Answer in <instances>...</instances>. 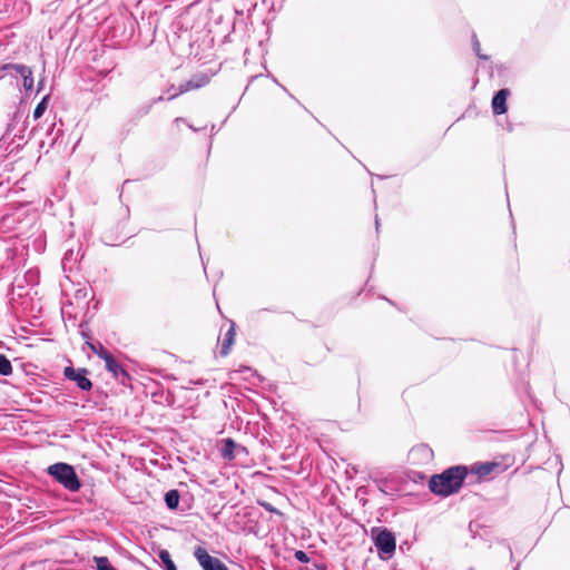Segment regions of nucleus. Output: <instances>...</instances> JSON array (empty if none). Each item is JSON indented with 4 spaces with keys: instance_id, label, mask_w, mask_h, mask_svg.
<instances>
[{
    "instance_id": "nucleus-1",
    "label": "nucleus",
    "mask_w": 570,
    "mask_h": 570,
    "mask_svg": "<svg viewBox=\"0 0 570 570\" xmlns=\"http://www.w3.org/2000/svg\"><path fill=\"white\" fill-rule=\"evenodd\" d=\"M469 470L464 465H455L444 470L440 474L431 476L429 489L440 497H449L460 491Z\"/></svg>"
},
{
    "instance_id": "nucleus-2",
    "label": "nucleus",
    "mask_w": 570,
    "mask_h": 570,
    "mask_svg": "<svg viewBox=\"0 0 570 570\" xmlns=\"http://www.w3.org/2000/svg\"><path fill=\"white\" fill-rule=\"evenodd\" d=\"M48 473L69 491L76 492L81 487L75 469L67 463H56L50 465L48 468Z\"/></svg>"
},
{
    "instance_id": "nucleus-3",
    "label": "nucleus",
    "mask_w": 570,
    "mask_h": 570,
    "mask_svg": "<svg viewBox=\"0 0 570 570\" xmlns=\"http://www.w3.org/2000/svg\"><path fill=\"white\" fill-rule=\"evenodd\" d=\"M372 539L381 559L386 560L394 554L396 541L391 531L385 528H373Z\"/></svg>"
},
{
    "instance_id": "nucleus-4",
    "label": "nucleus",
    "mask_w": 570,
    "mask_h": 570,
    "mask_svg": "<svg viewBox=\"0 0 570 570\" xmlns=\"http://www.w3.org/2000/svg\"><path fill=\"white\" fill-rule=\"evenodd\" d=\"M514 463L513 456L507 455L502 461L476 462L471 465L470 472L483 479L492 473H502Z\"/></svg>"
},
{
    "instance_id": "nucleus-5",
    "label": "nucleus",
    "mask_w": 570,
    "mask_h": 570,
    "mask_svg": "<svg viewBox=\"0 0 570 570\" xmlns=\"http://www.w3.org/2000/svg\"><path fill=\"white\" fill-rule=\"evenodd\" d=\"M194 556L204 570H228L219 559L212 557L203 547H197Z\"/></svg>"
},
{
    "instance_id": "nucleus-6",
    "label": "nucleus",
    "mask_w": 570,
    "mask_h": 570,
    "mask_svg": "<svg viewBox=\"0 0 570 570\" xmlns=\"http://www.w3.org/2000/svg\"><path fill=\"white\" fill-rule=\"evenodd\" d=\"M88 371L86 368H73L71 366H67L63 370V375L70 380L76 382L77 386L83 391H89L92 387L91 381L87 377Z\"/></svg>"
},
{
    "instance_id": "nucleus-7",
    "label": "nucleus",
    "mask_w": 570,
    "mask_h": 570,
    "mask_svg": "<svg viewBox=\"0 0 570 570\" xmlns=\"http://www.w3.org/2000/svg\"><path fill=\"white\" fill-rule=\"evenodd\" d=\"M210 81V78L208 75L200 72L195 75L189 81L181 85L179 88V94L187 92L189 90L202 88L206 85H208Z\"/></svg>"
},
{
    "instance_id": "nucleus-8",
    "label": "nucleus",
    "mask_w": 570,
    "mask_h": 570,
    "mask_svg": "<svg viewBox=\"0 0 570 570\" xmlns=\"http://www.w3.org/2000/svg\"><path fill=\"white\" fill-rule=\"evenodd\" d=\"M510 95L508 89L499 90L492 99V109L495 115H503L507 112V99Z\"/></svg>"
},
{
    "instance_id": "nucleus-9",
    "label": "nucleus",
    "mask_w": 570,
    "mask_h": 570,
    "mask_svg": "<svg viewBox=\"0 0 570 570\" xmlns=\"http://www.w3.org/2000/svg\"><path fill=\"white\" fill-rule=\"evenodd\" d=\"M235 337H236V328H235V324L233 323L229 326V328L227 330V332L225 333L224 338L222 341V346H220V355L222 356H227L230 353L232 346L235 343Z\"/></svg>"
},
{
    "instance_id": "nucleus-10",
    "label": "nucleus",
    "mask_w": 570,
    "mask_h": 570,
    "mask_svg": "<svg viewBox=\"0 0 570 570\" xmlns=\"http://www.w3.org/2000/svg\"><path fill=\"white\" fill-rule=\"evenodd\" d=\"M106 368L112 373L115 377H119L120 375L127 376V372L122 368V366L116 361L114 355L110 353L107 357L104 358Z\"/></svg>"
},
{
    "instance_id": "nucleus-11",
    "label": "nucleus",
    "mask_w": 570,
    "mask_h": 570,
    "mask_svg": "<svg viewBox=\"0 0 570 570\" xmlns=\"http://www.w3.org/2000/svg\"><path fill=\"white\" fill-rule=\"evenodd\" d=\"M237 444L233 439L223 440L222 456L225 460L232 461L235 458L234 451Z\"/></svg>"
},
{
    "instance_id": "nucleus-12",
    "label": "nucleus",
    "mask_w": 570,
    "mask_h": 570,
    "mask_svg": "<svg viewBox=\"0 0 570 570\" xmlns=\"http://www.w3.org/2000/svg\"><path fill=\"white\" fill-rule=\"evenodd\" d=\"M179 492L177 490H170L165 494V502L171 510L176 509L179 504Z\"/></svg>"
},
{
    "instance_id": "nucleus-13",
    "label": "nucleus",
    "mask_w": 570,
    "mask_h": 570,
    "mask_svg": "<svg viewBox=\"0 0 570 570\" xmlns=\"http://www.w3.org/2000/svg\"><path fill=\"white\" fill-rule=\"evenodd\" d=\"M87 345L90 348V351L95 353L97 356H99L101 360H104L110 354V352H108L101 343L95 344L87 342Z\"/></svg>"
},
{
    "instance_id": "nucleus-14",
    "label": "nucleus",
    "mask_w": 570,
    "mask_h": 570,
    "mask_svg": "<svg viewBox=\"0 0 570 570\" xmlns=\"http://www.w3.org/2000/svg\"><path fill=\"white\" fill-rule=\"evenodd\" d=\"M94 562L96 563L97 570H117L111 566L107 557H94Z\"/></svg>"
},
{
    "instance_id": "nucleus-15",
    "label": "nucleus",
    "mask_w": 570,
    "mask_h": 570,
    "mask_svg": "<svg viewBox=\"0 0 570 570\" xmlns=\"http://www.w3.org/2000/svg\"><path fill=\"white\" fill-rule=\"evenodd\" d=\"M11 373H12L11 362L9 361V358L6 355L0 354V374L3 376H8Z\"/></svg>"
},
{
    "instance_id": "nucleus-16",
    "label": "nucleus",
    "mask_w": 570,
    "mask_h": 570,
    "mask_svg": "<svg viewBox=\"0 0 570 570\" xmlns=\"http://www.w3.org/2000/svg\"><path fill=\"white\" fill-rule=\"evenodd\" d=\"M159 559L164 563L166 570H177V568L170 557V553L167 550H161L159 552Z\"/></svg>"
},
{
    "instance_id": "nucleus-17",
    "label": "nucleus",
    "mask_w": 570,
    "mask_h": 570,
    "mask_svg": "<svg viewBox=\"0 0 570 570\" xmlns=\"http://www.w3.org/2000/svg\"><path fill=\"white\" fill-rule=\"evenodd\" d=\"M9 69H13L20 76H22L23 73H29L30 68L24 65H18V63H6L2 66V70H9Z\"/></svg>"
},
{
    "instance_id": "nucleus-18",
    "label": "nucleus",
    "mask_w": 570,
    "mask_h": 570,
    "mask_svg": "<svg viewBox=\"0 0 570 570\" xmlns=\"http://www.w3.org/2000/svg\"><path fill=\"white\" fill-rule=\"evenodd\" d=\"M48 96L43 97L42 100L36 106L33 110V118L39 119L47 109Z\"/></svg>"
},
{
    "instance_id": "nucleus-19",
    "label": "nucleus",
    "mask_w": 570,
    "mask_h": 570,
    "mask_svg": "<svg viewBox=\"0 0 570 570\" xmlns=\"http://www.w3.org/2000/svg\"><path fill=\"white\" fill-rule=\"evenodd\" d=\"M22 86L26 90H31L33 87V77H32V70L29 69V73H23L22 76Z\"/></svg>"
},
{
    "instance_id": "nucleus-20",
    "label": "nucleus",
    "mask_w": 570,
    "mask_h": 570,
    "mask_svg": "<svg viewBox=\"0 0 570 570\" xmlns=\"http://www.w3.org/2000/svg\"><path fill=\"white\" fill-rule=\"evenodd\" d=\"M473 49H474V52L476 53V56L480 58V59H483V60H488L490 58V56L488 55H484L481 50V46H480V42L478 39H474L473 40Z\"/></svg>"
},
{
    "instance_id": "nucleus-21",
    "label": "nucleus",
    "mask_w": 570,
    "mask_h": 570,
    "mask_svg": "<svg viewBox=\"0 0 570 570\" xmlns=\"http://www.w3.org/2000/svg\"><path fill=\"white\" fill-rule=\"evenodd\" d=\"M295 558L301 561V562H308L309 561V558L308 556L302 551V550H298L295 552Z\"/></svg>"
},
{
    "instance_id": "nucleus-22",
    "label": "nucleus",
    "mask_w": 570,
    "mask_h": 570,
    "mask_svg": "<svg viewBox=\"0 0 570 570\" xmlns=\"http://www.w3.org/2000/svg\"><path fill=\"white\" fill-rule=\"evenodd\" d=\"M262 505L268 511H274V508H272L269 503H263Z\"/></svg>"
}]
</instances>
